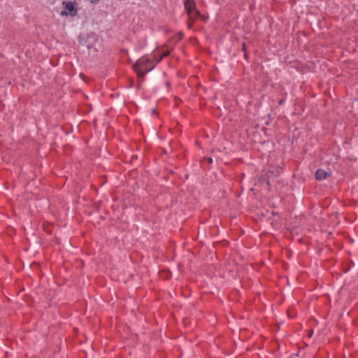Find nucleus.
I'll list each match as a JSON object with an SVG mask.
<instances>
[{"instance_id":"6ab92c4d","label":"nucleus","mask_w":358,"mask_h":358,"mask_svg":"<svg viewBox=\"0 0 358 358\" xmlns=\"http://www.w3.org/2000/svg\"><path fill=\"white\" fill-rule=\"evenodd\" d=\"M185 178H186V179H188V175H186V176H185Z\"/></svg>"},{"instance_id":"9d476101","label":"nucleus","mask_w":358,"mask_h":358,"mask_svg":"<svg viewBox=\"0 0 358 358\" xmlns=\"http://www.w3.org/2000/svg\"><path fill=\"white\" fill-rule=\"evenodd\" d=\"M91 3H96L98 0H89Z\"/></svg>"},{"instance_id":"39448f33","label":"nucleus","mask_w":358,"mask_h":358,"mask_svg":"<svg viewBox=\"0 0 358 358\" xmlns=\"http://www.w3.org/2000/svg\"><path fill=\"white\" fill-rule=\"evenodd\" d=\"M329 173L323 169H318L315 172V178L318 180H322L327 178Z\"/></svg>"},{"instance_id":"a211bd4d","label":"nucleus","mask_w":358,"mask_h":358,"mask_svg":"<svg viewBox=\"0 0 358 358\" xmlns=\"http://www.w3.org/2000/svg\"><path fill=\"white\" fill-rule=\"evenodd\" d=\"M266 183H267V185H270V182H269V181H268V180L266 181Z\"/></svg>"},{"instance_id":"4468645a","label":"nucleus","mask_w":358,"mask_h":358,"mask_svg":"<svg viewBox=\"0 0 358 358\" xmlns=\"http://www.w3.org/2000/svg\"><path fill=\"white\" fill-rule=\"evenodd\" d=\"M153 113H157V110L155 109L152 110Z\"/></svg>"},{"instance_id":"6e6552de","label":"nucleus","mask_w":358,"mask_h":358,"mask_svg":"<svg viewBox=\"0 0 358 358\" xmlns=\"http://www.w3.org/2000/svg\"><path fill=\"white\" fill-rule=\"evenodd\" d=\"M313 330H310L308 336L311 337L313 336Z\"/></svg>"},{"instance_id":"7ed1b4c3","label":"nucleus","mask_w":358,"mask_h":358,"mask_svg":"<svg viewBox=\"0 0 358 358\" xmlns=\"http://www.w3.org/2000/svg\"><path fill=\"white\" fill-rule=\"evenodd\" d=\"M64 9L61 10L60 15L62 16H75L77 14V8L73 2H63Z\"/></svg>"},{"instance_id":"f257e3e1","label":"nucleus","mask_w":358,"mask_h":358,"mask_svg":"<svg viewBox=\"0 0 358 358\" xmlns=\"http://www.w3.org/2000/svg\"><path fill=\"white\" fill-rule=\"evenodd\" d=\"M79 43L87 48L89 55H95L101 48V41L99 36L93 33L81 34L79 36Z\"/></svg>"},{"instance_id":"423d86ee","label":"nucleus","mask_w":358,"mask_h":358,"mask_svg":"<svg viewBox=\"0 0 358 358\" xmlns=\"http://www.w3.org/2000/svg\"><path fill=\"white\" fill-rule=\"evenodd\" d=\"M169 54H170L169 51L164 52L162 55H161L160 57L156 59L157 63L160 62L163 57L168 56Z\"/></svg>"},{"instance_id":"0eeeda50","label":"nucleus","mask_w":358,"mask_h":358,"mask_svg":"<svg viewBox=\"0 0 358 358\" xmlns=\"http://www.w3.org/2000/svg\"><path fill=\"white\" fill-rule=\"evenodd\" d=\"M192 18H189L191 20H194V19H195V17H196V16H198V15H196V14H195V13H194V11L192 12Z\"/></svg>"},{"instance_id":"ddd939ff","label":"nucleus","mask_w":358,"mask_h":358,"mask_svg":"<svg viewBox=\"0 0 358 358\" xmlns=\"http://www.w3.org/2000/svg\"><path fill=\"white\" fill-rule=\"evenodd\" d=\"M192 23H189V24H188V27H189V28H191V27H192Z\"/></svg>"},{"instance_id":"dca6fc26","label":"nucleus","mask_w":358,"mask_h":358,"mask_svg":"<svg viewBox=\"0 0 358 358\" xmlns=\"http://www.w3.org/2000/svg\"><path fill=\"white\" fill-rule=\"evenodd\" d=\"M178 37H180V38H181V37H182V34H180V35H178Z\"/></svg>"},{"instance_id":"2eb2a0df","label":"nucleus","mask_w":358,"mask_h":358,"mask_svg":"<svg viewBox=\"0 0 358 358\" xmlns=\"http://www.w3.org/2000/svg\"><path fill=\"white\" fill-rule=\"evenodd\" d=\"M287 285H291V282H289V280H287Z\"/></svg>"},{"instance_id":"20e7f679","label":"nucleus","mask_w":358,"mask_h":358,"mask_svg":"<svg viewBox=\"0 0 358 358\" xmlns=\"http://www.w3.org/2000/svg\"><path fill=\"white\" fill-rule=\"evenodd\" d=\"M184 4L189 18H192L193 11L196 15H200L199 11L196 9L194 0H185Z\"/></svg>"},{"instance_id":"f03ea898","label":"nucleus","mask_w":358,"mask_h":358,"mask_svg":"<svg viewBox=\"0 0 358 358\" xmlns=\"http://www.w3.org/2000/svg\"><path fill=\"white\" fill-rule=\"evenodd\" d=\"M149 62L150 59L146 58L145 59H138L134 64L133 69L137 73L138 77L143 78L146 73L150 72L154 69L155 65L151 66L150 68L146 69L145 72L143 71L142 67L145 66Z\"/></svg>"},{"instance_id":"f8f14e48","label":"nucleus","mask_w":358,"mask_h":358,"mask_svg":"<svg viewBox=\"0 0 358 358\" xmlns=\"http://www.w3.org/2000/svg\"><path fill=\"white\" fill-rule=\"evenodd\" d=\"M348 271H349V268H348L345 269V270H344V272H345V273H347V272H348Z\"/></svg>"},{"instance_id":"f3484780","label":"nucleus","mask_w":358,"mask_h":358,"mask_svg":"<svg viewBox=\"0 0 358 358\" xmlns=\"http://www.w3.org/2000/svg\"><path fill=\"white\" fill-rule=\"evenodd\" d=\"M178 37H180V38H181V37H182V34H180V35H178Z\"/></svg>"},{"instance_id":"aec40b11","label":"nucleus","mask_w":358,"mask_h":358,"mask_svg":"<svg viewBox=\"0 0 358 358\" xmlns=\"http://www.w3.org/2000/svg\"><path fill=\"white\" fill-rule=\"evenodd\" d=\"M259 180L260 181H264V178H260Z\"/></svg>"},{"instance_id":"1a4fd4ad","label":"nucleus","mask_w":358,"mask_h":358,"mask_svg":"<svg viewBox=\"0 0 358 358\" xmlns=\"http://www.w3.org/2000/svg\"><path fill=\"white\" fill-rule=\"evenodd\" d=\"M207 160L209 163H213V160L211 157L208 158Z\"/></svg>"},{"instance_id":"9b49d317","label":"nucleus","mask_w":358,"mask_h":358,"mask_svg":"<svg viewBox=\"0 0 358 358\" xmlns=\"http://www.w3.org/2000/svg\"><path fill=\"white\" fill-rule=\"evenodd\" d=\"M243 50L244 51H245V50H246V46H245V43L243 44Z\"/></svg>"}]
</instances>
